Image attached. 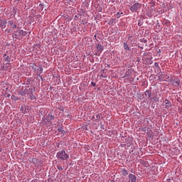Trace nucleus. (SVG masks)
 <instances>
[{
	"mask_svg": "<svg viewBox=\"0 0 182 182\" xmlns=\"http://www.w3.org/2000/svg\"><path fill=\"white\" fill-rule=\"evenodd\" d=\"M116 15H117V18H120V16H122V15H123V13H119L118 12V13H117Z\"/></svg>",
	"mask_w": 182,
	"mask_h": 182,
	"instance_id": "obj_14",
	"label": "nucleus"
},
{
	"mask_svg": "<svg viewBox=\"0 0 182 182\" xmlns=\"http://www.w3.org/2000/svg\"><path fill=\"white\" fill-rule=\"evenodd\" d=\"M4 58L5 62H6L7 63H9V62H11V58L8 55L6 56V54H4Z\"/></svg>",
	"mask_w": 182,
	"mask_h": 182,
	"instance_id": "obj_8",
	"label": "nucleus"
},
{
	"mask_svg": "<svg viewBox=\"0 0 182 182\" xmlns=\"http://www.w3.org/2000/svg\"><path fill=\"white\" fill-rule=\"evenodd\" d=\"M140 8H141V4L136 2L132 6H129V11H131V12H137Z\"/></svg>",
	"mask_w": 182,
	"mask_h": 182,
	"instance_id": "obj_2",
	"label": "nucleus"
},
{
	"mask_svg": "<svg viewBox=\"0 0 182 182\" xmlns=\"http://www.w3.org/2000/svg\"><path fill=\"white\" fill-rule=\"evenodd\" d=\"M97 52H100V53H102V52H103V46L100 44H98L97 46Z\"/></svg>",
	"mask_w": 182,
	"mask_h": 182,
	"instance_id": "obj_6",
	"label": "nucleus"
},
{
	"mask_svg": "<svg viewBox=\"0 0 182 182\" xmlns=\"http://www.w3.org/2000/svg\"><path fill=\"white\" fill-rule=\"evenodd\" d=\"M108 182H113V181H108Z\"/></svg>",
	"mask_w": 182,
	"mask_h": 182,
	"instance_id": "obj_24",
	"label": "nucleus"
},
{
	"mask_svg": "<svg viewBox=\"0 0 182 182\" xmlns=\"http://www.w3.org/2000/svg\"><path fill=\"white\" fill-rule=\"evenodd\" d=\"M173 85H174L175 86H178V85H180V81H179V80H178V81H174V82H173Z\"/></svg>",
	"mask_w": 182,
	"mask_h": 182,
	"instance_id": "obj_12",
	"label": "nucleus"
},
{
	"mask_svg": "<svg viewBox=\"0 0 182 182\" xmlns=\"http://www.w3.org/2000/svg\"><path fill=\"white\" fill-rule=\"evenodd\" d=\"M12 26H13V28H16V25L13 24Z\"/></svg>",
	"mask_w": 182,
	"mask_h": 182,
	"instance_id": "obj_21",
	"label": "nucleus"
},
{
	"mask_svg": "<svg viewBox=\"0 0 182 182\" xmlns=\"http://www.w3.org/2000/svg\"><path fill=\"white\" fill-rule=\"evenodd\" d=\"M91 85H92V86H93V87H96V83L95 82H92Z\"/></svg>",
	"mask_w": 182,
	"mask_h": 182,
	"instance_id": "obj_17",
	"label": "nucleus"
},
{
	"mask_svg": "<svg viewBox=\"0 0 182 182\" xmlns=\"http://www.w3.org/2000/svg\"><path fill=\"white\" fill-rule=\"evenodd\" d=\"M91 119H92V120H94L95 116H92Z\"/></svg>",
	"mask_w": 182,
	"mask_h": 182,
	"instance_id": "obj_22",
	"label": "nucleus"
},
{
	"mask_svg": "<svg viewBox=\"0 0 182 182\" xmlns=\"http://www.w3.org/2000/svg\"><path fill=\"white\" fill-rule=\"evenodd\" d=\"M121 173H122V176H126L129 175V172L124 168L121 169Z\"/></svg>",
	"mask_w": 182,
	"mask_h": 182,
	"instance_id": "obj_7",
	"label": "nucleus"
},
{
	"mask_svg": "<svg viewBox=\"0 0 182 182\" xmlns=\"http://www.w3.org/2000/svg\"><path fill=\"white\" fill-rule=\"evenodd\" d=\"M165 107L166 109H170L171 107V102L168 100H165Z\"/></svg>",
	"mask_w": 182,
	"mask_h": 182,
	"instance_id": "obj_5",
	"label": "nucleus"
},
{
	"mask_svg": "<svg viewBox=\"0 0 182 182\" xmlns=\"http://www.w3.org/2000/svg\"><path fill=\"white\" fill-rule=\"evenodd\" d=\"M21 32H23V31L21 30V31H20V33H21Z\"/></svg>",
	"mask_w": 182,
	"mask_h": 182,
	"instance_id": "obj_25",
	"label": "nucleus"
},
{
	"mask_svg": "<svg viewBox=\"0 0 182 182\" xmlns=\"http://www.w3.org/2000/svg\"><path fill=\"white\" fill-rule=\"evenodd\" d=\"M8 23H9V25H10L11 26H12V25H14V21L10 20V21H8Z\"/></svg>",
	"mask_w": 182,
	"mask_h": 182,
	"instance_id": "obj_15",
	"label": "nucleus"
},
{
	"mask_svg": "<svg viewBox=\"0 0 182 182\" xmlns=\"http://www.w3.org/2000/svg\"><path fill=\"white\" fill-rule=\"evenodd\" d=\"M154 100L155 102H159V97H155L154 98Z\"/></svg>",
	"mask_w": 182,
	"mask_h": 182,
	"instance_id": "obj_18",
	"label": "nucleus"
},
{
	"mask_svg": "<svg viewBox=\"0 0 182 182\" xmlns=\"http://www.w3.org/2000/svg\"><path fill=\"white\" fill-rule=\"evenodd\" d=\"M4 149H2V148L0 147V153H2Z\"/></svg>",
	"mask_w": 182,
	"mask_h": 182,
	"instance_id": "obj_20",
	"label": "nucleus"
},
{
	"mask_svg": "<svg viewBox=\"0 0 182 182\" xmlns=\"http://www.w3.org/2000/svg\"><path fill=\"white\" fill-rule=\"evenodd\" d=\"M154 66L156 67V68H159V63H154Z\"/></svg>",
	"mask_w": 182,
	"mask_h": 182,
	"instance_id": "obj_19",
	"label": "nucleus"
},
{
	"mask_svg": "<svg viewBox=\"0 0 182 182\" xmlns=\"http://www.w3.org/2000/svg\"><path fill=\"white\" fill-rule=\"evenodd\" d=\"M145 96H147L148 97H151V91H146Z\"/></svg>",
	"mask_w": 182,
	"mask_h": 182,
	"instance_id": "obj_9",
	"label": "nucleus"
},
{
	"mask_svg": "<svg viewBox=\"0 0 182 182\" xmlns=\"http://www.w3.org/2000/svg\"><path fill=\"white\" fill-rule=\"evenodd\" d=\"M100 117H101L100 114H97L96 115V119H97V120H100Z\"/></svg>",
	"mask_w": 182,
	"mask_h": 182,
	"instance_id": "obj_16",
	"label": "nucleus"
},
{
	"mask_svg": "<svg viewBox=\"0 0 182 182\" xmlns=\"http://www.w3.org/2000/svg\"><path fill=\"white\" fill-rule=\"evenodd\" d=\"M131 173H133V169H131Z\"/></svg>",
	"mask_w": 182,
	"mask_h": 182,
	"instance_id": "obj_23",
	"label": "nucleus"
},
{
	"mask_svg": "<svg viewBox=\"0 0 182 182\" xmlns=\"http://www.w3.org/2000/svg\"><path fill=\"white\" fill-rule=\"evenodd\" d=\"M29 97H30L31 100H35V99H36L35 95H33V94H32V93L30 94Z\"/></svg>",
	"mask_w": 182,
	"mask_h": 182,
	"instance_id": "obj_11",
	"label": "nucleus"
},
{
	"mask_svg": "<svg viewBox=\"0 0 182 182\" xmlns=\"http://www.w3.org/2000/svg\"><path fill=\"white\" fill-rule=\"evenodd\" d=\"M56 157L57 159H60V160L65 161L69 159V154H66V152L64 150H63L57 153Z\"/></svg>",
	"mask_w": 182,
	"mask_h": 182,
	"instance_id": "obj_1",
	"label": "nucleus"
},
{
	"mask_svg": "<svg viewBox=\"0 0 182 182\" xmlns=\"http://www.w3.org/2000/svg\"><path fill=\"white\" fill-rule=\"evenodd\" d=\"M6 23H8L6 20H0V28L5 29L6 28Z\"/></svg>",
	"mask_w": 182,
	"mask_h": 182,
	"instance_id": "obj_4",
	"label": "nucleus"
},
{
	"mask_svg": "<svg viewBox=\"0 0 182 182\" xmlns=\"http://www.w3.org/2000/svg\"><path fill=\"white\" fill-rule=\"evenodd\" d=\"M124 48L125 50H130V48L129 47V45H127L126 43H124Z\"/></svg>",
	"mask_w": 182,
	"mask_h": 182,
	"instance_id": "obj_10",
	"label": "nucleus"
},
{
	"mask_svg": "<svg viewBox=\"0 0 182 182\" xmlns=\"http://www.w3.org/2000/svg\"><path fill=\"white\" fill-rule=\"evenodd\" d=\"M32 70L34 72H40V73H42L43 72V68L42 67H38L35 64H33L31 65Z\"/></svg>",
	"mask_w": 182,
	"mask_h": 182,
	"instance_id": "obj_3",
	"label": "nucleus"
},
{
	"mask_svg": "<svg viewBox=\"0 0 182 182\" xmlns=\"http://www.w3.org/2000/svg\"><path fill=\"white\" fill-rule=\"evenodd\" d=\"M57 168H58V170H60V171H62V170H63V167H62V166H59V165L57 166Z\"/></svg>",
	"mask_w": 182,
	"mask_h": 182,
	"instance_id": "obj_13",
	"label": "nucleus"
}]
</instances>
